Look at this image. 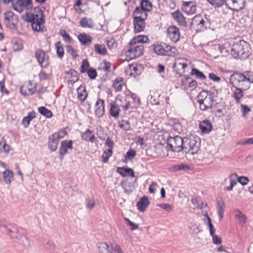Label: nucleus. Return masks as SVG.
I'll return each instance as SVG.
<instances>
[{
  "mask_svg": "<svg viewBox=\"0 0 253 253\" xmlns=\"http://www.w3.org/2000/svg\"><path fill=\"white\" fill-rule=\"evenodd\" d=\"M251 46L249 43L241 40L235 43L232 48V52L235 58L242 59L248 58L251 54Z\"/></svg>",
  "mask_w": 253,
  "mask_h": 253,
  "instance_id": "obj_1",
  "label": "nucleus"
},
{
  "mask_svg": "<svg viewBox=\"0 0 253 253\" xmlns=\"http://www.w3.org/2000/svg\"><path fill=\"white\" fill-rule=\"evenodd\" d=\"M200 146V138L196 135H191L184 138L183 151L186 154L194 155L199 151Z\"/></svg>",
  "mask_w": 253,
  "mask_h": 253,
  "instance_id": "obj_2",
  "label": "nucleus"
},
{
  "mask_svg": "<svg viewBox=\"0 0 253 253\" xmlns=\"http://www.w3.org/2000/svg\"><path fill=\"white\" fill-rule=\"evenodd\" d=\"M154 50L157 54L161 56L173 57L178 54V50L175 47L171 46L165 43L154 44Z\"/></svg>",
  "mask_w": 253,
  "mask_h": 253,
  "instance_id": "obj_3",
  "label": "nucleus"
},
{
  "mask_svg": "<svg viewBox=\"0 0 253 253\" xmlns=\"http://www.w3.org/2000/svg\"><path fill=\"white\" fill-rule=\"evenodd\" d=\"M197 101L199 104L200 109L202 111H205L212 107L214 100L212 93L210 91L203 90L198 96Z\"/></svg>",
  "mask_w": 253,
  "mask_h": 253,
  "instance_id": "obj_4",
  "label": "nucleus"
},
{
  "mask_svg": "<svg viewBox=\"0 0 253 253\" xmlns=\"http://www.w3.org/2000/svg\"><path fill=\"white\" fill-rule=\"evenodd\" d=\"M24 20L30 22L33 30L37 32L41 31L42 25L44 22V20L42 16L30 12H26Z\"/></svg>",
  "mask_w": 253,
  "mask_h": 253,
  "instance_id": "obj_5",
  "label": "nucleus"
},
{
  "mask_svg": "<svg viewBox=\"0 0 253 253\" xmlns=\"http://www.w3.org/2000/svg\"><path fill=\"white\" fill-rule=\"evenodd\" d=\"M184 142V139L178 135L169 137L167 140V144L169 150L177 153L183 151Z\"/></svg>",
  "mask_w": 253,
  "mask_h": 253,
  "instance_id": "obj_6",
  "label": "nucleus"
},
{
  "mask_svg": "<svg viewBox=\"0 0 253 253\" xmlns=\"http://www.w3.org/2000/svg\"><path fill=\"white\" fill-rule=\"evenodd\" d=\"M130 48L125 52L127 60L140 57L143 53L144 47L142 44L129 45Z\"/></svg>",
  "mask_w": 253,
  "mask_h": 253,
  "instance_id": "obj_7",
  "label": "nucleus"
},
{
  "mask_svg": "<svg viewBox=\"0 0 253 253\" xmlns=\"http://www.w3.org/2000/svg\"><path fill=\"white\" fill-rule=\"evenodd\" d=\"M67 134L65 130H61L58 132H55L48 137V148L53 152L57 150L59 141Z\"/></svg>",
  "mask_w": 253,
  "mask_h": 253,
  "instance_id": "obj_8",
  "label": "nucleus"
},
{
  "mask_svg": "<svg viewBox=\"0 0 253 253\" xmlns=\"http://www.w3.org/2000/svg\"><path fill=\"white\" fill-rule=\"evenodd\" d=\"M230 81L232 84L242 87L243 89H248V82H247L244 72L243 74L236 73L232 75L230 77Z\"/></svg>",
  "mask_w": 253,
  "mask_h": 253,
  "instance_id": "obj_9",
  "label": "nucleus"
},
{
  "mask_svg": "<svg viewBox=\"0 0 253 253\" xmlns=\"http://www.w3.org/2000/svg\"><path fill=\"white\" fill-rule=\"evenodd\" d=\"M36 2L43 3L47 0H35ZM32 0H15V2H13V8L14 10L21 12L23 10V8L26 9L32 7Z\"/></svg>",
  "mask_w": 253,
  "mask_h": 253,
  "instance_id": "obj_10",
  "label": "nucleus"
},
{
  "mask_svg": "<svg viewBox=\"0 0 253 253\" xmlns=\"http://www.w3.org/2000/svg\"><path fill=\"white\" fill-rule=\"evenodd\" d=\"M36 57L42 68H46L50 64L49 56L41 49H38L35 52Z\"/></svg>",
  "mask_w": 253,
  "mask_h": 253,
  "instance_id": "obj_11",
  "label": "nucleus"
},
{
  "mask_svg": "<svg viewBox=\"0 0 253 253\" xmlns=\"http://www.w3.org/2000/svg\"><path fill=\"white\" fill-rule=\"evenodd\" d=\"M226 6L230 9L238 11L245 6V0H224Z\"/></svg>",
  "mask_w": 253,
  "mask_h": 253,
  "instance_id": "obj_12",
  "label": "nucleus"
},
{
  "mask_svg": "<svg viewBox=\"0 0 253 253\" xmlns=\"http://www.w3.org/2000/svg\"><path fill=\"white\" fill-rule=\"evenodd\" d=\"M142 70V66L138 64H132L129 65L125 69L126 75L129 77H135L140 74Z\"/></svg>",
  "mask_w": 253,
  "mask_h": 253,
  "instance_id": "obj_13",
  "label": "nucleus"
},
{
  "mask_svg": "<svg viewBox=\"0 0 253 253\" xmlns=\"http://www.w3.org/2000/svg\"><path fill=\"white\" fill-rule=\"evenodd\" d=\"M168 36L172 42H176L180 36L179 29L176 26H170L168 29Z\"/></svg>",
  "mask_w": 253,
  "mask_h": 253,
  "instance_id": "obj_14",
  "label": "nucleus"
},
{
  "mask_svg": "<svg viewBox=\"0 0 253 253\" xmlns=\"http://www.w3.org/2000/svg\"><path fill=\"white\" fill-rule=\"evenodd\" d=\"M11 238L14 239L15 242L23 245V246L27 247L30 245V242L28 238L23 234L16 233H13L10 234Z\"/></svg>",
  "mask_w": 253,
  "mask_h": 253,
  "instance_id": "obj_15",
  "label": "nucleus"
},
{
  "mask_svg": "<svg viewBox=\"0 0 253 253\" xmlns=\"http://www.w3.org/2000/svg\"><path fill=\"white\" fill-rule=\"evenodd\" d=\"M87 93L84 87H83L82 93H80V100L82 105V110L83 112H89L90 111V105L87 101H85V99L87 97Z\"/></svg>",
  "mask_w": 253,
  "mask_h": 253,
  "instance_id": "obj_16",
  "label": "nucleus"
},
{
  "mask_svg": "<svg viewBox=\"0 0 253 253\" xmlns=\"http://www.w3.org/2000/svg\"><path fill=\"white\" fill-rule=\"evenodd\" d=\"M183 10L187 14H192L196 10L195 2L193 1H184L183 2Z\"/></svg>",
  "mask_w": 253,
  "mask_h": 253,
  "instance_id": "obj_17",
  "label": "nucleus"
},
{
  "mask_svg": "<svg viewBox=\"0 0 253 253\" xmlns=\"http://www.w3.org/2000/svg\"><path fill=\"white\" fill-rule=\"evenodd\" d=\"M145 20L144 19L133 18V23L135 33H139L144 31L145 27Z\"/></svg>",
  "mask_w": 253,
  "mask_h": 253,
  "instance_id": "obj_18",
  "label": "nucleus"
},
{
  "mask_svg": "<svg viewBox=\"0 0 253 253\" xmlns=\"http://www.w3.org/2000/svg\"><path fill=\"white\" fill-rule=\"evenodd\" d=\"M104 112V101L103 99H98L95 105V114L100 118L103 116Z\"/></svg>",
  "mask_w": 253,
  "mask_h": 253,
  "instance_id": "obj_19",
  "label": "nucleus"
},
{
  "mask_svg": "<svg viewBox=\"0 0 253 253\" xmlns=\"http://www.w3.org/2000/svg\"><path fill=\"white\" fill-rule=\"evenodd\" d=\"M73 142L71 140L69 141H63L61 142V147L59 149L60 158L62 159L63 156L67 154L68 149H72Z\"/></svg>",
  "mask_w": 253,
  "mask_h": 253,
  "instance_id": "obj_20",
  "label": "nucleus"
},
{
  "mask_svg": "<svg viewBox=\"0 0 253 253\" xmlns=\"http://www.w3.org/2000/svg\"><path fill=\"white\" fill-rule=\"evenodd\" d=\"M149 205V202L146 196L141 198L137 202L136 206L137 209L142 212H144Z\"/></svg>",
  "mask_w": 253,
  "mask_h": 253,
  "instance_id": "obj_21",
  "label": "nucleus"
},
{
  "mask_svg": "<svg viewBox=\"0 0 253 253\" xmlns=\"http://www.w3.org/2000/svg\"><path fill=\"white\" fill-rule=\"evenodd\" d=\"M66 78L68 79V83L73 84L79 80V75L74 70H70L67 73Z\"/></svg>",
  "mask_w": 253,
  "mask_h": 253,
  "instance_id": "obj_22",
  "label": "nucleus"
},
{
  "mask_svg": "<svg viewBox=\"0 0 253 253\" xmlns=\"http://www.w3.org/2000/svg\"><path fill=\"white\" fill-rule=\"evenodd\" d=\"M149 42L148 38L144 35H138L134 37L129 42V45L136 44L139 43H147Z\"/></svg>",
  "mask_w": 253,
  "mask_h": 253,
  "instance_id": "obj_23",
  "label": "nucleus"
},
{
  "mask_svg": "<svg viewBox=\"0 0 253 253\" xmlns=\"http://www.w3.org/2000/svg\"><path fill=\"white\" fill-rule=\"evenodd\" d=\"M199 127L203 133H209L211 130L212 126L209 120H204L200 123Z\"/></svg>",
  "mask_w": 253,
  "mask_h": 253,
  "instance_id": "obj_24",
  "label": "nucleus"
},
{
  "mask_svg": "<svg viewBox=\"0 0 253 253\" xmlns=\"http://www.w3.org/2000/svg\"><path fill=\"white\" fill-rule=\"evenodd\" d=\"M99 253H113L108 244L105 242H99L96 244Z\"/></svg>",
  "mask_w": 253,
  "mask_h": 253,
  "instance_id": "obj_25",
  "label": "nucleus"
},
{
  "mask_svg": "<svg viewBox=\"0 0 253 253\" xmlns=\"http://www.w3.org/2000/svg\"><path fill=\"white\" fill-rule=\"evenodd\" d=\"M147 11L137 7L133 12V18L145 20L147 17Z\"/></svg>",
  "mask_w": 253,
  "mask_h": 253,
  "instance_id": "obj_26",
  "label": "nucleus"
},
{
  "mask_svg": "<svg viewBox=\"0 0 253 253\" xmlns=\"http://www.w3.org/2000/svg\"><path fill=\"white\" fill-rule=\"evenodd\" d=\"M30 86H31V84L30 83L27 86H22L20 88V92L22 95L25 96L31 95L33 94L35 91V88L34 87H30Z\"/></svg>",
  "mask_w": 253,
  "mask_h": 253,
  "instance_id": "obj_27",
  "label": "nucleus"
},
{
  "mask_svg": "<svg viewBox=\"0 0 253 253\" xmlns=\"http://www.w3.org/2000/svg\"><path fill=\"white\" fill-rule=\"evenodd\" d=\"M113 87L116 91H120L123 87H126L123 79L120 77L117 78L114 82Z\"/></svg>",
  "mask_w": 253,
  "mask_h": 253,
  "instance_id": "obj_28",
  "label": "nucleus"
},
{
  "mask_svg": "<svg viewBox=\"0 0 253 253\" xmlns=\"http://www.w3.org/2000/svg\"><path fill=\"white\" fill-rule=\"evenodd\" d=\"M36 113L35 111L29 112L27 116L24 117L22 121V124L25 127H27L30 124V122L36 117Z\"/></svg>",
  "mask_w": 253,
  "mask_h": 253,
  "instance_id": "obj_29",
  "label": "nucleus"
},
{
  "mask_svg": "<svg viewBox=\"0 0 253 253\" xmlns=\"http://www.w3.org/2000/svg\"><path fill=\"white\" fill-rule=\"evenodd\" d=\"M0 225L5 228L9 232V235L13 233L18 234V230L15 227L7 223L5 221H1Z\"/></svg>",
  "mask_w": 253,
  "mask_h": 253,
  "instance_id": "obj_30",
  "label": "nucleus"
},
{
  "mask_svg": "<svg viewBox=\"0 0 253 253\" xmlns=\"http://www.w3.org/2000/svg\"><path fill=\"white\" fill-rule=\"evenodd\" d=\"M235 212V217L238 220L239 224L241 226L244 225L247 222V216L244 214H243L240 210H236Z\"/></svg>",
  "mask_w": 253,
  "mask_h": 253,
  "instance_id": "obj_31",
  "label": "nucleus"
},
{
  "mask_svg": "<svg viewBox=\"0 0 253 253\" xmlns=\"http://www.w3.org/2000/svg\"><path fill=\"white\" fill-rule=\"evenodd\" d=\"M117 172L124 177L126 176H134V172L130 168H118Z\"/></svg>",
  "mask_w": 253,
  "mask_h": 253,
  "instance_id": "obj_32",
  "label": "nucleus"
},
{
  "mask_svg": "<svg viewBox=\"0 0 253 253\" xmlns=\"http://www.w3.org/2000/svg\"><path fill=\"white\" fill-rule=\"evenodd\" d=\"M92 38L85 33L80 34V43L84 46H88L91 43Z\"/></svg>",
  "mask_w": 253,
  "mask_h": 253,
  "instance_id": "obj_33",
  "label": "nucleus"
},
{
  "mask_svg": "<svg viewBox=\"0 0 253 253\" xmlns=\"http://www.w3.org/2000/svg\"><path fill=\"white\" fill-rule=\"evenodd\" d=\"M172 16L174 20L181 26H186V22L185 21L183 15L178 11L173 13Z\"/></svg>",
  "mask_w": 253,
  "mask_h": 253,
  "instance_id": "obj_34",
  "label": "nucleus"
},
{
  "mask_svg": "<svg viewBox=\"0 0 253 253\" xmlns=\"http://www.w3.org/2000/svg\"><path fill=\"white\" fill-rule=\"evenodd\" d=\"M2 175L4 182L6 184H10L13 178L12 172L9 169H6L3 172Z\"/></svg>",
  "mask_w": 253,
  "mask_h": 253,
  "instance_id": "obj_35",
  "label": "nucleus"
},
{
  "mask_svg": "<svg viewBox=\"0 0 253 253\" xmlns=\"http://www.w3.org/2000/svg\"><path fill=\"white\" fill-rule=\"evenodd\" d=\"M110 106V112L111 115L115 118H118L120 111L118 105L115 103H111Z\"/></svg>",
  "mask_w": 253,
  "mask_h": 253,
  "instance_id": "obj_36",
  "label": "nucleus"
},
{
  "mask_svg": "<svg viewBox=\"0 0 253 253\" xmlns=\"http://www.w3.org/2000/svg\"><path fill=\"white\" fill-rule=\"evenodd\" d=\"M93 25V23L91 18L84 17L80 20V26L84 28H91Z\"/></svg>",
  "mask_w": 253,
  "mask_h": 253,
  "instance_id": "obj_37",
  "label": "nucleus"
},
{
  "mask_svg": "<svg viewBox=\"0 0 253 253\" xmlns=\"http://www.w3.org/2000/svg\"><path fill=\"white\" fill-rule=\"evenodd\" d=\"M82 138L87 141L93 142L95 139L94 135L92 134L91 131L87 129L84 133L82 135Z\"/></svg>",
  "mask_w": 253,
  "mask_h": 253,
  "instance_id": "obj_38",
  "label": "nucleus"
},
{
  "mask_svg": "<svg viewBox=\"0 0 253 253\" xmlns=\"http://www.w3.org/2000/svg\"><path fill=\"white\" fill-rule=\"evenodd\" d=\"M38 111L42 116L47 118H50L52 117L53 115L52 113L50 110L47 109L46 107L43 106L39 107Z\"/></svg>",
  "mask_w": 253,
  "mask_h": 253,
  "instance_id": "obj_39",
  "label": "nucleus"
},
{
  "mask_svg": "<svg viewBox=\"0 0 253 253\" xmlns=\"http://www.w3.org/2000/svg\"><path fill=\"white\" fill-rule=\"evenodd\" d=\"M191 74L192 76L194 75L196 78L200 79L202 81L205 80L206 78L205 75L202 72L195 68L192 69Z\"/></svg>",
  "mask_w": 253,
  "mask_h": 253,
  "instance_id": "obj_40",
  "label": "nucleus"
},
{
  "mask_svg": "<svg viewBox=\"0 0 253 253\" xmlns=\"http://www.w3.org/2000/svg\"><path fill=\"white\" fill-rule=\"evenodd\" d=\"M141 8L149 11L151 10L152 4L151 2L148 0H142L140 3Z\"/></svg>",
  "mask_w": 253,
  "mask_h": 253,
  "instance_id": "obj_41",
  "label": "nucleus"
},
{
  "mask_svg": "<svg viewBox=\"0 0 253 253\" xmlns=\"http://www.w3.org/2000/svg\"><path fill=\"white\" fill-rule=\"evenodd\" d=\"M55 48L57 56L60 58H62L64 54V50L61 42H58L55 43Z\"/></svg>",
  "mask_w": 253,
  "mask_h": 253,
  "instance_id": "obj_42",
  "label": "nucleus"
},
{
  "mask_svg": "<svg viewBox=\"0 0 253 253\" xmlns=\"http://www.w3.org/2000/svg\"><path fill=\"white\" fill-rule=\"evenodd\" d=\"M243 96L242 89L240 88H236L233 92V96L236 103H239L241 98Z\"/></svg>",
  "mask_w": 253,
  "mask_h": 253,
  "instance_id": "obj_43",
  "label": "nucleus"
},
{
  "mask_svg": "<svg viewBox=\"0 0 253 253\" xmlns=\"http://www.w3.org/2000/svg\"><path fill=\"white\" fill-rule=\"evenodd\" d=\"M202 21H203V18L200 15L196 16L192 19L191 24L196 31L197 28L199 27V24Z\"/></svg>",
  "mask_w": 253,
  "mask_h": 253,
  "instance_id": "obj_44",
  "label": "nucleus"
},
{
  "mask_svg": "<svg viewBox=\"0 0 253 253\" xmlns=\"http://www.w3.org/2000/svg\"><path fill=\"white\" fill-rule=\"evenodd\" d=\"M94 48L95 52L100 55H105L107 53V50L103 44H95Z\"/></svg>",
  "mask_w": 253,
  "mask_h": 253,
  "instance_id": "obj_45",
  "label": "nucleus"
},
{
  "mask_svg": "<svg viewBox=\"0 0 253 253\" xmlns=\"http://www.w3.org/2000/svg\"><path fill=\"white\" fill-rule=\"evenodd\" d=\"M205 217L206 218L207 222L205 221V223H207L208 225L209 229H210V235H213L214 234L215 230L213 228V225L211 223V220L210 217L209 216L207 213L205 214Z\"/></svg>",
  "mask_w": 253,
  "mask_h": 253,
  "instance_id": "obj_46",
  "label": "nucleus"
},
{
  "mask_svg": "<svg viewBox=\"0 0 253 253\" xmlns=\"http://www.w3.org/2000/svg\"><path fill=\"white\" fill-rule=\"evenodd\" d=\"M136 152L135 151L132 149H129L126 153L125 155V160H124L125 163H127L128 160L131 161L136 156Z\"/></svg>",
  "mask_w": 253,
  "mask_h": 253,
  "instance_id": "obj_47",
  "label": "nucleus"
},
{
  "mask_svg": "<svg viewBox=\"0 0 253 253\" xmlns=\"http://www.w3.org/2000/svg\"><path fill=\"white\" fill-rule=\"evenodd\" d=\"M191 202L193 204V205L199 209H202L204 207L206 206V204H205L204 203H202L201 205L200 204V203L201 202V200L198 198H194L191 199Z\"/></svg>",
  "mask_w": 253,
  "mask_h": 253,
  "instance_id": "obj_48",
  "label": "nucleus"
},
{
  "mask_svg": "<svg viewBox=\"0 0 253 253\" xmlns=\"http://www.w3.org/2000/svg\"><path fill=\"white\" fill-rule=\"evenodd\" d=\"M119 127L124 130L127 131L130 129V124L128 121L123 120L119 124Z\"/></svg>",
  "mask_w": 253,
  "mask_h": 253,
  "instance_id": "obj_49",
  "label": "nucleus"
},
{
  "mask_svg": "<svg viewBox=\"0 0 253 253\" xmlns=\"http://www.w3.org/2000/svg\"><path fill=\"white\" fill-rule=\"evenodd\" d=\"M199 25V27L197 28V31H204L206 29H207L208 26H209V22L207 21V19H206V20H205L203 18V21H202V22H200Z\"/></svg>",
  "mask_w": 253,
  "mask_h": 253,
  "instance_id": "obj_50",
  "label": "nucleus"
},
{
  "mask_svg": "<svg viewBox=\"0 0 253 253\" xmlns=\"http://www.w3.org/2000/svg\"><path fill=\"white\" fill-rule=\"evenodd\" d=\"M246 77V80L248 82V88L250 87L251 83H253V72L246 71L244 72Z\"/></svg>",
  "mask_w": 253,
  "mask_h": 253,
  "instance_id": "obj_51",
  "label": "nucleus"
},
{
  "mask_svg": "<svg viewBox=\"0 0 253 253\" xmlns=\"http://www.w3.org/2000/svg\"><path fill=\"white\" fill-rule=\"evenodd\" d=\"M67 52L69 53L73 58H76L78 57L77 51L71 45H67L66 46Z\"/></svg>",
  "mask_w": 253,
  "mask_h": 253,
  "instance_id": "obj_52",
  "label": "nucleus"
},
{
  "mask_svg": "<svg viewBox=\"0 0 253 253\" xmlns=\"http://www.w3.org/2000/svg\"><path fill=\"white\" fill-rule=\"evenodd\" d=\"M90 68L88 60L87 59L84 60L82 64L81 72L82 73H85Z\"/></svg>",
  "mask_w": 253,
  "mask_h": 253,
  "instance_id": "obj_53",
  "label": "nucleus"
},
{
  "mask_svg": "<svg viewBox=\"0 0 253 253\" xmlns=\"http://www.w3.org/2000/svg\"><path fill=\"white\" fill-rule=\"evenodd\" d=\"M112 150L111 149H108L105 150L103 155L102 158L104 162H107L109 157L112 155Z\"/></svg>",
  "mask_w": 253,
  "mask_h": 253,
  "instance_id": "obj_54",
  "label": "nucleus"
},
{
  "mask_svg": "<svg viewBox=\"0 0 253 253\" xmlns=\"http://www.w3.org/2000/svg\"><path fill=\"white\" fill-rule=\"evenodd\" d=\"M214 7H220L225 2L224 0H207Z\"/></svg>",
  "mask_w": 253,
  "mask_h": 253,
  "instance_id": "obj_55",
  "label": "nucleus"
},
{
  "mask_svg": "<svg viewBox=\"0 0 253 253\" xmlns=\"http://www.w3.org/2000/svg\"><path fill=\"white\" fill-rule=\"evenodd\" d=\"M86 73L90 79L93 80L97 77V72L95 69L91 68L88 70Z\"/></svg>",
  "mask_w": 253,
  "mask_h": 253,
  "instance_id": "obj_56",
  "label": "nucleus"
},
{
  "mask_svg": "<svg viewBox=\"0 0 253 253\" xmlns=\"http://www.w3.org/2000/svg\"><path fill=\"white\" fill-rule=\"evenodd\" d=\"M60 34L63 37L64 41L66 42H71V38L69 35L67 33L65 30H62L60 31Z\"/></svg>",
  "mask_w": 253,
  "mask_h": 253,
  "instance_id": "obj_57",
  "label": "nucleus"
},
{
  "mask_svg": "<svg viewBox=\"0 0 253 253\" xmlns=\"http://www.w3.org/2000/svg\"><path fill=\"white\" fill-rule=\"evenodd\" d=\"M126 97L127 98H128V99L129 98H131L133 101L135 102V103H137V104L139 105V103H140V99L138 97V96H137V95L136 94H134L133 93H131L130 92L129 93V94L128 95H127L126 96Z\"/></svg>",
  "mask_w": 253,
  "mask_h": 253,
  "instance_id": "obj_58",
  "label": "nucleus"
},
{
  "mask_svg": "<svg viewBox=\"0 0 253 253\" xmlns=\"http://www.w3.org/2000/svg\"><path fill=\"white\" fill-rule=\"evenodd\" d=\"M9 146L6 144L5 141L3 139L0 141V150H3L4 152H8L9 151Z\"/></svg>",
  "mask_w": 253,
  "mask_h": 253,
  "instance_id": "obj_59",
  "label": "nucleus"
},
{
  "mask_svg": "<svg viewBox=\"0 0 253 253\" xmlns=\"http://www.w3.org/2000/svg\"><path fill=\"white\" fill-rule=\"evenodd\" d=\"M212 238V242L215 245H219L222 243V239L220 237H218L217 235L213 234V235H211Z\"/></svg>",
  "mask_w": 253,
  "mask_h": 253,
  "instance_id": "obj_60",
  "label": "nucleus"
},
{
  "mask_svg": "<svg viewBox=\"0 0 253 253\" xmlns=\"http://www.w3.org/2000/svg\"><path fill=\"white\" fill-rule=\"evenodd\" d=\"M40 80H46L50 79V76L45 73L44 71L42 70L39 75Z\"/></svg>",
  "mask_w": 253,
  "mask_h": 253,
  "instance_id": "obj_61",
  "label": "nucleus"
},
{
  "mask_svg": "<svg viewBox=\"0 0 253 253\" xmlns=\"http://www.w3.org/2000/svg\"><path fill=\"white\" fill-rule=\"evenodd\" d=\"M187 66V64L185 63L176 62L173 65V67L178 69H181L184 70Z\"/></svg>",
  "mask_w": 253,
  "mask_h": 253,
  "instance_id": "obj_62",
  "label": "nucleus"
},
{
  "mask_svg": "<svg viewBox=\"0 0 253 253\" xmlns=\"http://www.w3.org/2000/svg\"><path fill=\"white\" fill-rule=\"evenodd\" d=\"M125 220L127 222V224L131 227V229L132 230H134L138 229V225L131 221L128 218H125Z\"/></svg>",
  "mask_w": 253,
  "mask_h": 253,
  "instance_id": "obj_63",
  "label": "nucleus"
},
{
  "mask_svg": "<svg viewBox=\"0 0 253 253\" xmlns=\"http://www.w3.org/2000/svg\"><path fill=\"white\" fill-rule=\"evenodd\" d=\"M158 206L167 211H169L172 209V206L169 204H161L158 205Z\"/></svg>",
  "mask_w": 253,
  "mask_h": 253,
  "instance_id": "obj_64",
  "label": "nucleus"
}]
</instances>
